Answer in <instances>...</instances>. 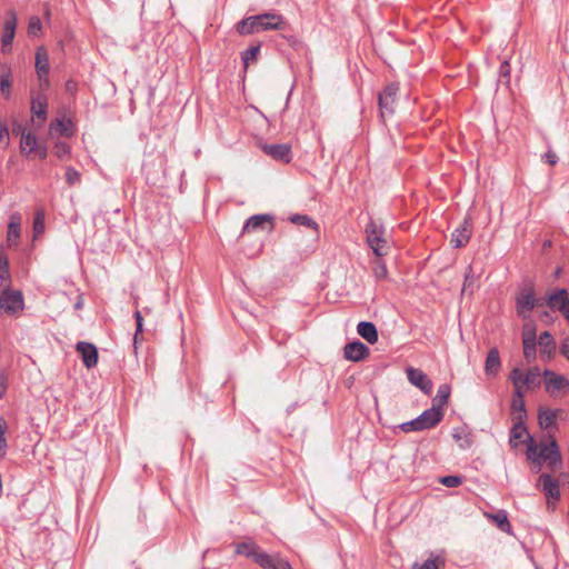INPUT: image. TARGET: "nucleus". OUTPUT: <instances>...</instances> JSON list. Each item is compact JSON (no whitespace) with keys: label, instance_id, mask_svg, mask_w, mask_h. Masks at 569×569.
Masks as SVG:
<instances>
[{"label":"nucleus","instance_id":"nucleus-1","mask_svg":"<svg viewBox=\"0 0 569 569\" xmlns=\"http://www.w3.org/2000/svg\"><path fill=\"white\" fill-rule=\"evenodd\" d=\"M24 308V299L20 290H13L9 286L1 287L0 311L9 317H17Z\"/></svg>","mask_w":569,"mask_h":569},{"label":"nucleus","instance_id":"nucleus-2","mask_svg":"<svg viewBox=\"0 0 569 569\" xmlns=\"http://www.w3.org/2000/svg\"><path fill=\"white\" fill-rule=\"evenodd\" d=\"M367 243L377 257H383L388 253V241L382 237L383 231L371 221L366 227Z\"/></svg>","mask_w":569,"mask_h":569},{"label":"nucleus","instance_id":"nucleus-3","mask_svg":"<svg viewBox=\"0 0 569 569\" xmlns=\"http://www.w3.org/2000/svg\"><path fill=\"white\" fill-rule=\"evenodd\" d=\"M539 453H541V463L545 461L550 468H556L562 461L558 443L552 436H548L546 442H540Z\"/></svg>","mask_w":569,"mask_h":569},{"label":"nucleus","instance_id":"nucleus-4","mask_svg":"<svg viewBox=\"0 0 569 569\" xmlns=\"http://www.w3.org/2000/svg\"><path fill=\"white\" fill-rule=\"evenodd\" d=\"M398 91V83L392 82L387 84L385 89L378 94V103L381 117L393 113Z\"/></svg>","mask_w":569,"mask_h":569},{"label":"nucleus","instance_id":"nucleus-5","mask_svg":"<svg viewBox=\"0 0 569 569\" xmlns=\"http://www.w3.org/2000/svg\"><path fill=\"white\" fill-rule=\"evenodd\" d=\"M537 486L541 489L547 498L548 508H555L556 502L560 498L559 482L548 473L539 477Z\"/></svg>","mask_w":569,"mask_h":569},{"label":"nucleus","instance_id":"nucleus-6","mask_svg":"<svg viewBox=\"0 0 569 569\" xmlns=\"http://www.w3.org/2000/svg\"><path fill=\"white\" fill-rule=\"evenodd\" d=\"M543 376L548 379L545 381L546 390L551 396L569 393V380L563 376L556 375L550 370H545Z\"/></svg>","mask_w":569,"mask_h":569},{"label":"nucleus","instance_id":"nucleus-7","mask_svg":"<svg viewBox=\"0 0 569 569\" xmlns=\"http://www.w3.org/2000/svg\"><path fill=\"white\" fill-rule=\"evenodd\" d=\"M17 28V14L13 10L9 11L3 23V34L1 37L2 52L7 53L11 50Z\"/></svg>","mask_w":569,"mask_h":569},{"label":"nucleus","instance_id":"nucleus-8","mask_svg":"<svg viewBox=\"0 0 569 569\" xmlns=\"http://www.w3.org/2000/svg\"><path fill=\"white\" fill-rule=\"evenodd\" d=\"M408 380L419 388L425 395H430L432 391V381L429 377L420 369L408 368L407 369Z\"/></svg>","mask_w":569,"mask_h":569},{"label":"nucleus","instance_id":"nucleus-9","mask_svg":"<svg viewBox=\"0 0 569 569\" xmlns=\"http://www.w3.org/2000/svg\"><path fill=\"white\" fill-rule=\"evenodd\" d=\"M516 301L518 313L523 318L538 305L531 288H523Z\"/></svg>","mask_w":569,"mask_h":569},{"label":"nucleus","instance_id":"nucleus-10","mask_svg":"<svg viewBox=\"0 0 569 569\" xmlns=\"http://www.w3.org/2000/svg\"><path fill=\"white\" fill-rule=\"evenodd\" d=\"M254 562L263 569H292L287 560L278 556H270L264 551L256 555Z\"/></svg>","mask_w":569,"mask_h":569},{"label":"nucleus","instance_id":"nucleus-11","mask_svg":"<svg viewBox=\"0 0 569 569\" xmlns=\"http://www.w3.org/2000/svg\"><path fill=\"white\" fill-rule=\"evenodd\" d=\"M77 351L80 353L83 365L90 369L97 366L98 363V350L94 345L80 341L76 347Z\"/></svg>","mask_w":569,"mask_h":569},{"label":"nucleus","instance_id":"nucleus-12","mask_svg":"<svg viewBox=\"0 0 569 569\" xmlns=\"http://www.w3.org/2000/svg\"><path fill=\"white\" fill-rule=\"evenodd\" d=\"M49 57L43 48H38L36 52V71L40 82L43 86H49Z\"/></svg>","mask_w":569,"mask_h":569},{"label":"nucleus","instance_id":"nucleus-13","mask_svg":"<svg viewBox=\"0 0 569 569\" xmlns=\"http://www.w3.org/2000/svg\"><path fill=\"white\" fill-rule=\"evenodd\" d=\"M260 32L267 30H281L284 24L283 17L281 14L264 12L259 14Z\"/></svg>","mask_w":569,"mask_h":569},{"label":"nucleus","instance_id":"nucleus-14","mask_svg":"<svg viewBox=\"0 0 569 569\" xmlns=\"http://www.w3.org/2000/svg\"><path fill=\"white\" fill-rule=\"evenodd\" d=\"M266 224L269 226V230H271L273 228L272 217L270 214L251 216L244 222V224L242 227V233L257 231V230H263Z\"/></svg>","mask_w":569,"mask_h":569},{"label":"nucleus","instance_id":"nucleus-15","mask_svg":"<svg viewBox=\"0 0 569 569\" xmlns=\"http://www.w3.org/2000/svg\"><path fill=\"white\" fill-rule=\"evenodd\" d=\"M472 226L468 220H465L460 227L451 233V244L453 248L466 246L471 237Z\"/></svg>","mask_w":569,"mask_h":569},{"label":"nucleus","instance_id":"nucleus-16","mask_svg":"<svg viewBox=\"0 0 569 569\" xmlns=\"http://www.w3.org/2000/svg\"><path fill=\"white\" fill-rule=\"evenodd\" d=\"M343 355L347 360L360 361L369 355V348L360 341L350 342L345 346Z\"/></svg>","mask_w":569,"mask_h":569},{"label":"nucleus","instance_id":"nucleus-17","mask_svg":"<svg viewBox=\"0 0 569 569\" xmlns=\"http://www.w3.org/2000/svg\"><path fill=\"white\" fill-rule=\"evenodd\" d=\"M443 418V411L436 406L425 410L419 417L422 430L430 429L438 425Z\"/></svg>","mask_w":569,"mask_h":569},{"label":"nucleus","instance_id":"nucleus-18","mask_svg":"<svg viewBox=\"0 0 569 569\" xmlns=\"http://www.w3.org/2000/svg\"><path fill=\"white\" fill-rule=\"evenodd\" d=\"M263 151L276 160L290 162L291 148L288 144H267Z\"/></svg>","mask_w":569,"mask_h":569},{"label":"nucleus","instance_id":"nucleus-19","mask_svg":"<svg viewBox=\"0 0 569 569\" xmlns=\"http://www.w3.org/2000/svg\"><path fill=\"white\" fill-rule=\"evenodd\" d=\"M569 301L566 289H556L546 297V305L553 311H560L561 306H566Z\"/></svg>","mask_w":569,"mask_h":569},{"label":"nucleus","instance_id":"nucleus-20","mask_svg":"<svg viewBox=\"0 0 569 569\" xmlns=\"http://www.w3.org/2000/svg\"><path fill=\"white\" fill-rule=\"evenodd\" d=\"M47 107L48 100L44 93H38L31 99V113L33 117L40 119L41 121L47 120Z\"/></svg>","mask_w":569,"mask_h":569},{"label":"nucleus","instance_id":"nucleus-21","mask_svg":"<svg viewBox=\"0 0 569 569\" xmlns=\"http://www.w3.org/2000/svg\"><path fill=\"white\" fill-rule=\"evenodd\" d=\"M20 226H21V214L16 212L10 217V221L8 224V233H7V242L8 246H17L20 238Z\"/></svg>","mask_w":569,"mask_h":569},{"label":"nucleus","instance_id":"nucleus-22","mask_svg":"<svg viewBox=\"0 0 569 569\" xmlns=\"http://www.w3.org/2000/svg\"><path fill=\"white\" fill-rule=\"evenodd\" d=\"M501 367L499 351L496 348L489 350L486 363H485V372L488 377L497 376L499 369Z\"/></svg>","mask_w":569,"mask_h":569},{"label":"nucleus","instance_id":"nucleus-23","mask_svg":"<svg viewBox=\"0 0 569 569\" xmlns=\"http://www.w3.org/2000/svg\"><path fill=\"white\" fill-rule=\"evenodd\" d=\"M452 438L463 450L469 449L473 443L472 435L466 426L455 428Z\"/></svg>","mask_w":569,"mask_h":569},{"label":"nucleus","instance_id":"nucleus-24","mask_svg":"<svg viewBox=\"0 0 569 569\" xmlns=\"http://www.w3.org/2000/svg\"><path fill=\"white\" fill-rule=\"evenodd\" d=\"M357 332L369 343H376L378 341V331L376 326L369 321H361L357 326Z\"/></svg>","mask_w":569,"mask_h":569},{"label":"nucleus","instance_id":"nucleus-25","mask_svg":"<svg viewBox=\"0 0 569 569\" xmlns=\"http://www.w3.org/2000/svg\"><path fill=\"white\" fill-rule=\"evenodd\" d=\"M522 371L519 368H513L509 375V379L515 387L512 398L523 399L527 388L521 382Z\"/></svg>","mask_w":569,"mask_h":569},{"label":"nucleus","instance_id":"nucleus-26","mask_svg":"<svg viewBox=\"0 0 569 569\" xmlns=\"http://www.w3.org/2000/svg\"><path fill=\"white\" fill-rule=\"evenodd\" d=\"M557 419V411L549 408H539L538 422L542 429H549L555 426Z\"/></svg>","mask_w":569,"mask_h":569},{"label":"nucleus","instance_id":"nucleus-27","mask_svg":"<svg viewBox=\"0 0 569 569\" xmlns=\"http://www.w3.org/2000/svg\"><path fill=\"white\" fill-rule=\"evenodd\" d=\"M38 147V140L37 137L31 132H26V130H22L21 133V142H20V149L23 154L29 156L33 151H36Z\"/></svg>","mask_w":569,"mask_h":569},{"label":"nucleus","instance_id":"nucleus-28","mask_svg":"<svg viewBox=\"0 0 569 569\" xmlns=\"http://www.w3.org/2000/svg\"><path fill=\"white\" fill-rule=\"evenodd\" d=\"M523 356L527 361L531 362L536 358V335L535 332H528L523 335Z\"/></svg>","mask_w":569,"mask_h":569},{"label":"nucleus","instance_id":"nucleus-29","mask_svg":"<svg viewBox=\"0 0 569 569\" xmlns=\"http://www.w3.org/2000/svg\"><path fill=\"white\" fill-rule=\"evenodd\" d=\"M521 382L525 385L527 389L535 388L540 386V370L537 367H532L527 370L526 373L522 372Z\"/></svg>","mask_w":569,"mask_h":569},{"label":"nucleus","instance_id":"nucleus-30","mask_svg":"<svg viewBox=\"0 0 569 569\" xmlns=\"http://www.w3.org/2000/svg\"><path fill=\"white\" fill-rule=\"evenodd\" d=\"M260 548L253 541L240 542L236 546V553L252 558L256 560V555L260 553Z\"/></svg>","mask_w":569,"mask_h":569},{"label":"nucleus","instance_id":"nucleus-31","mask_svg":"<svg viewBox=\"0 0 569 569\" xmlns=\"http://www.w3.org/2000/svg\"><path fill=\"white\" fill-rule=\"evenodd\" d=\"M539 346L541 348V353H547L548 356H550L556 349V343L551 333H549L548 331H543L542 333H540Z\"/></svg>","mask_w":569,"mask_h":569},{"label":"nucleus","instance_id":"nucleus-32","mask_svg":"<svg viewBox=\"0 0 569 569\" xmlns=\"http://www.w3.org/2000/svg\"><path fill=\"white\" fill-rule=\"evenodd\" d=\"M451 387L448 383H442L439 386L437 390V396L433 399L435 403L433 406L439 407L441 410L445 405H447L448 399L450 397Z\"/></svg>","mask_w":569,"mask_h":569},{"label":"nucleus","instance_id":"nucleus-33","mask_svg":"<svg viewBox=\"0 0 569 569\" xmlns=\"http://www.w3.org/2000/svg\"><path fill=\"white\" fill-rule=\"evenodd\" d=\"M527 458L538 466V469L541 467V453H539V445L533 441L531 437H529V443L527 446Z\"/></svg>","mask_w":569,"mask_h":569},{"label":"nucleus","instance_id":"nucleus-34","mask_svg":"<svg viewBox=\"0 0 569 569\" xmlns=\"http://www.w3.org/2000/svg\"><path fill=\"white\" fill-rule=\"evenodd\" d=\"M511 410H512V413L515 416V420H518V421L521 422L527 417L526 405H525L523 399L512 398V400H511Z\"/></svg>","mask_w":569,"mask_h":569},{"label":"nucleus","instance_id":"nucleus-35","mask_svg":"<svg viewBox=\"0 0 569 569\" xmlns=\"http://www.w3.org/2000/svg\"><path fill=\"white\" fill-rule=\"evenodd\" d=\"M260 52V43L251 46L246 51L242 52L241 59L244 66V69L249 67V64L257 60L258 54Z\"/></svg>","mask_w":569,"mask_h":569},{"label":"nucleus","instance_id":"nucleus-36","mask_svg":"<svg viewBox=\"0 0 569 569\" xmlns=\"http://www.w3.org/2000/svg\"><path fill=\"white\" fill-rule=\"evenodd\" d=\"M71 126L70 120H63V119H54L50 122L49 130L51 133L59 132L61 134H69V127Z\"/></svg>","mask_w":569,"mask_h":569},{"label":"nucleus","instance_id":"nucleus-37","mask_svg":"<svg viewBox=\"0 0 569 569\" xmlns=\"http://www.w3.org/2000/svg\"><path fill=\"white\" fill-rule=\"evenodd\" d=\"M10 272L7 257L0 253V288L9 286Z\"/></svg>","mask_w":569,"mask_h":569},{"label":"nucleus","instance_id":"nucleus-38","mask_svg":"<svg viewBox=\"0 0 569 569\" xmlns=\"http://www.w3.org/2000/svg\"><path fill=\"white\" fill-rule=\"evenodd\" d=\"M8 430V423L4 418L0 417V459H3L7 452L8 443L6 433Z\"/></svg>","mask_w":569,"mask_h":569},{"label":"nucleus","instance_id":"nucleus-39","mask_svg":"<svg viewBox=\"0 0 569 569\" xmlns=\"http://www.w3.org/2000/svg\"><path fill=\"white\" fill-rule=\"evenodd\" d=\"M489 517L496 522L499 529L508 532L510 529V523L508 521L507 513L505 511H498L497 513H491Z\"/></svg>","mask_w":569,"mask_h":569},{"label":"nucleus","instance_id":"nucleus-40","mask_svg":"<svg viewBox=\"0 0 569 569\" xmlns=\"http://www.w3.org/2000/svg\"><path fill=\"white\" fill-rule=\"evenodd\" d=\"M523 436H527V438L529 439L530 435L528 433L527 431V428L526 426L523 425V421H518L513 425L511 431H510V442L513 440V439H522Z\"/></svg>","mask_w":569,"mask_h":569},{"label":"nucleus","instance_id":"nucleus-41","mask_svg":"<svg viewBox=\"0 0 569 569\" xmlns=\"http://www.w3.org/2000/svg\"><path fill=\"white\" fill-rule=\"evenodd\" d=\"M290 221L312 229H317L318 227L317 222L307 214H293L290 217Z\"/></svg>","mask_w":569,"mask_h":569},{"label":"nucleus","instance_id":"nucleus-42","mask_svg":"<svg viewBox=\"0 0 569 569\" xmlns=\"http://www.w3.org/2000/svg\"><path fill=\"white\" fill-rule=\"evenodd\" d=\"M445 561L440 557L429 558L423 563H415L413 569H440Z\"/></svg>","mask_w":569,"mask_h":569},{"label":"nucleus","instance_id":"nucleus-43","mask_svg":"<svg viewBox=\"0 0 569 569\" xmlns=\"http://www.w3.org/2000/svg\"><path fill=\"white\" fill-rule=\"evenodd\" d=\"M236 30L239 34L248 36L254 33L252 29V21L251 19H242L236 24Z\"/></svg>","mask_w":569,"mask_h":569},{"label":"nucleus","instance_id":"nucleus-44","mask_svg":"<svg viewBox=\"0 0 569 569\" xmlns=\"http://www.w3.org/2000/svg\"><path fill=\"white\" fill-rule=\"evenodd\" d=\"M372 272L377 279H386L388 276V269L385 262L377 259L372 266Z\"/></svg>","mask_w":569,"mask_h":569},{"label":"nucleus","instance_id":"nucleus-45","mask_svg":"<svg viewBox=\"0 0 569 569\" xmlns=\"http://www.w3.org/2000/svg\"><path fill=\"white\" fill-rule=\"evenodd\" d=\"M42 29L41 20L38 17H31L28 24L29 36L37 37Z\"/></svg>","mask_w":569,"mask_h":569},{"label":"nucleus","instance_id":"nucleus-46","mask_svg":"<svg viewBox=\"0 0 569 569\" xmlns=\"http://www.w3.org/2000/svg\"><path fill=\"white\" fill-rule=\"evenodd\" d=\"M54 154L59 158V159H67L70 154V147L68 143L66 142H62V141H59L54 144Z\"/></svg>","mask_w":569,"mask_h":569},{"label":"nucleus","instance_id":"nucleus-47","mask_svg":"<svg viewBox=\"0 0 569 569\" xmlns=\"http://www.w3.org/2000/svg\"><path fill=\"white\" fill-rule=\"evenodd\" d=\"M399 428L403 432H411V431H422L421 428V421H419L418 417L411 421L403 422L399 426Z\"/></svg>","mask_w":569,"mask_h":569},{"label":"nucleus","instance_id":"nucleus-48","mask_svg":"<svg viewBox=\"0 0 569 569\" xmlns=\"http://www.w3.org/2000/svg\"><path fill=\"white\" fill-rule=\"evenodd\" d=\"M439 482L448 488H456L462 483V478L459 476H445L439 479Z\"/></svg>","mask_w":569,"mask_h":569},{"label":"nucleus","instance_id":"nucleus-49","mask_svg":"<svg viewBox=\"0 0 569 569\" xmlns=\"http://www.w3.org/2000/svg\"><path fill=\"white\" fill-rule=\"evenodd\" d=\"M81 180V174L78 170L72 167H68L66 170V181L70 184H77Z\"/></svg>","mask_w":569,"mask_h":569},{"label":"nucleus","instance_id":"nucleus-50","mask_svg":"<svg viewBox=\"0 0 569 569\" xmlns=\"http://www.w3.org/2000/svg\"><path fill=\"white\" fill-rule=\"evenodd\" d=\"M33 230L36 234H40L44 230V214L42 211H37L34 216Z\"/></svg>","mask_w":569,"mask_h":569},{"label":"nucleus","instance_id":"nucleus-51","mask_svg":"<svg viewBox=\"0 0 569 569\" xmlns=\"http://www.w3.org/2000/svg\"><path fill=\"white\" fill-rule=\"evenodd\" d=\"M11 81L8 74L0 77V90L6 98L10 97Z\"/></svg>","mask_w":569,"mask_h":569},{"label":"nucleus","instance_id":"nucleus-52","mask_svg":"<svg viewBox=\"0 0 569 569\" xmlns=\"http://www.w3.org/2000/svg\"><path fill=\"white\" fill-rule=\"evenodd\" d=\"M499 77L501 79H505L506 82H509L510 77V64L507 60L502 61L499 68Z\"/></svg>","mask_w":569,"mask_h":569},{"label":"nucleus","instance_id":"nucleus-53","mask_svg":"<svg viewBox=\"0 0 569 569\" xmlns=\"http://www.w3.org/2000/svg\"><path fill=\"white\" fill-rule=\"evenodd\" d=\"M134 319H136V325H137L134 342H137L138 335L142 331V326H143V318H142L140 310H136Z\"/></svg>","mask_w":569,"mask_h":569},{"label":"nucleus","instance_id":"nucleus-54","mask_svg":"<svg viewBox=\"0 0 569 569\" xmlns=\"http://www.w3.org/2000/svg\"><path fill=\"white\" fill-rule=\"evenodd\" d=\"M472 282H473L472 268L469 267L467 273L465 274V283L462 287V293L468 290V288L471 286Z\"/></svg>","mask_w":569,"mask_h":569},{"label":"nucleus","instance_id":"nucleus-55","mask_svg":"<svg viewBox=\"0 0 569 569\" xmlns=\"http://www.w3.org/2000/svg\"><path fill=\"white\" fill-rule=\"evenodd\" d=\"M560 353L569 361V337H566L560 343Z\"/></svg>","mask_w":569,"mask_h":569},{"label":"nucleus","instance_id":"nucleus-56","mask_svg":"<svg viewBox=\"0 0 569 569\" xmlns=\"http://www.w3.org/2000/svg\"><path fill=\"white\" fill-rule=\"evenodd\" d=\"M543 159L547 163H549L550 166H555L557 162H558V157L557 154L551 151V150H548L545 156H543Z\"/></svg>","mask_w":569,"mask_h":569},{"label":"nucleus","instance_id":"nucleus-57","mask_svg":"<svg viewBox=\"0 0 569 569\" xmlns=\"http://www.w3.org/2000/svg\"><path fill=\"white\" fill-rule=\"evenodd\" d=\"M8 378L4 373H0V399L3 397L7 390Z\"/></svg>","mask_w":569,"mask_h":569},{"label":"nucleus","instance_id":"nucleus-58","mask_svg":"<svg viewBox=\"0 0 569 569\" xmlns=\"http://www.w3.org/2000/svg\"><path fill=\"white\" fill-rule=\"evenodd\" d=\"M248 19H251V21H252V29H253L254 33H256V32H260V24H259V22H258V20H259V14L248 17Z\"/></svg>","mask_w":569,"mask_h":569},{"label":"nucleus","instance_id":"nucleus-59","mask_svg":"<svg viewBox=\"0 0 569 569\" xmlns=\"http://www.w3.org/2000/svg\"><path fill=\"white\" fill-rule=\"evenodd\" d=\"M9 139V129L7 124L0 127V141Z\"/></svg>","mask_w":569,"mask_h":569},{"label":"nucleus","instance_id":"nucleus-60","mask_svg":"<svg viewBox=\"0 0 569 569\" xmlns=\"http://www.w3.org/2000/svg\"><path fill=\"white\" fill-rule=\"evenodd\" d=\"M34 152H37V153H38V156H39V158H40V159H46V158H47V156H48V150H47V148H46V147H41V146H39V144H38V147H37V149H36V151H34Z\"/></svg>","mask_w":569,"mask_h":569},{"label":"nucleus","instance_id":"nucleus-61","mask_svg":"<svg viewBox=\"0 0 569 569\" xmlns=\"http://www.w3.org/2000/svg\"><path fill=\"white\" fill-rule=\"evenodd\" d=\"M561 315L569 321V301L566 306L560 307Z\"/></svg>","mask_w":569,"mask_h":569}]
</instances>
